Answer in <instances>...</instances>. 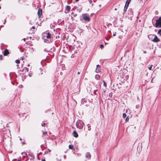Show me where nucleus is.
Listing matches in <instances>:
<instances>
[{"label": "nucleus", "mask_w": 161, "mask_h": 161, "mask_svg": "<svg viewBox=\"0 0 161 161\" xmlns=\"http://www.w3.org/2000/svg\"><path fill=\"white\" fill-rule=\"evenodd\" d=\"M42 14V9L41 8H39L37 12V14L39 18H40Z\"/></svg>", "instance_id": "5"}, {"label": "nucleus", "mask_w": 161, "mask_h": 161, "mask_svg": "<svg viewBox=\"0 0 161 161\" xmlns=\"http://www.w3.org/2000/svg\"><path fill=\"white\" fill-rule=\"evenodd\" d=\"M26 70L27 72L29 71V69L27 67H25Z\"/></svg>", "instance_id": "24"}, {"label": "nucleus", "mask_w": 161, "mask_h": 161, "mask_svg": "<svg viewBox=\"0 0 161 161\" xmlns=\"http://www.w3.org/2000/svg\"><path fill=\"white\" fill-rule=\"evenodd\" d=\"M43 38L45 42L50 43L51 41V34L48 32H45L42 34Z\"/></svg>", "instance_id": "1"}, {"label": "nucleus", "mask_w": 161, "mask_h": 161, "mask_svg": "<svg viewBox=\"0 0 161 161\" xmlns=\"http://www.w3.org/2000/svg\"><path fill=\"white\" fill-rule=\"evenodd\" d=\"M58 23H58L59 20H58Z\"/></svg>", "instance_id": "44"}, {"label": "nucleus", "mask_w": 161, "mask_h": 161, "mask_svg": "<svg viewBox=\"0 0 161 161\" xmlns=\"http://www.w3.org/2000/svg\"><path fill=\"white\" fill-rule=\"evenodd\" d=\"M70 7L69 6H67L66 7V9L68 11V12H69L70 10Z\"/></svg>", "instance_id": "14"}, {"label": "nucleus", "mask_w": 161, "mask_h": 161, "mask_svg": "<svg viewBox=\"0 0 161 161\" xmlns=\"http://www.w3.org/2000/svg\"><path fill=\"white\" fill-rule=\"evenodd\" d=\"M129 119H128V117L126 119H125V121H127Z\"/></svg>", "instance_id": "26"}, {"label": "nucleus", "mask_w": 161, "mask_h": 161, "mask_svg": "<svg viewBox=\"0 0 161 161\" xmlns=\"http://www.w3.org/2000/svg\"><path fill=\"white\" fill-rule=\"evenodd\" d=\"M19 140H20L21 141L22 140V139L20 138Z\"/></svg>", "instance_id": "36"}, {"label": "nucleus", "mask_w": 161, "mask_h": 161, "mask_svg": "<svg viewBox=\"0 0 161 161\" xmlns=\"http://www.w3.org/2000/svg\"><path fill=\"white\" fill-rule=\"evenodd\" d=\"M86 158H89L91 157V155L89 153H87L86 154Z\"/></svg>", "instance_id": "11"}, {"label": "nucleus", "mask_w": 161, "mask_h": 161, "mask_svg": "<svg viewBox=\"0 0 161 161\" xmlns=\"http://www.w3.org/2000/svg\"><path fill=\"white\" fill-rule=\"evenodd\" d=\"M100 65H97V67L95 71L97 73H99L100 72Z\"/></svg>", "instance_id": "7"}, {"label": "nucleus", "mask_w": 161, "mask_h": 161, "mask_svg": "<svg viewBox=\"0 0 161 161\" xmlns=\"http://www.w3.org/2000/svg\"><path fill=\"white\" fill-rule=\"evenodd\" d=\"M158 34H160V35H161V29H160L158 31Z\"/></svg>", "instance_id": "19"}, {"label": "nucleus", "mask_w": 161, "mask_h": 161, "mask_svg": "<svg viewBox=\"0 0 161 161\" xmlns=\"http://www.w3.org/2000/svg\"><path fill=\"white\" fill-rule=\"evenodd\" d=\"M18 161H20L19 160H18Z\"/></svg>", "instance_id": "46"}, {"label": "nucleus", "mask_w": 161, "mask_h": 161, "mask_svg": "<svg viewBox=\"0 0 161 161\" xmlns=\"http://www.w3.org/2000/svg\"><path fill=\"white\" fill-rule=\"evenodd\" d=\"M146 53V51H144V53Z\"/></svg>", "instance_id": "33"}, {"label": "nucleus", "mask_w": 161, "mask_h": 161, "mask_svg": "<svg viewBox=\"0 0 161 161\" xmlns=\"http://www.w3.org/2000/svg\"><path fill=\"white\" fill-rule=\"evenodd\" d=\"M76 2H77L79 0H75Z\"/></svg>", "instance_id": "35"}, {"label": "nucleus", "mask_w": 161, "mask_h": 161, "mask_svg": "<svg viewBox=\"0 0 161 161\" xmlns=\"http://www.w3.org/2000/svg\"><path fill=\"white\" fill-rule=\"evenodd\" d=\"M25 142H23V144H25Z\"/></svg>", "instance_id": "34"}, {"label": "nucleus", "mask_w": 161, "mask_h": 161, "mask_svg": "<svg viewBox=\"0 0 161 161\" xmlns=\"http://www.w3.org/2000/svg\"><path fill=\"white\" fill-rule=\"evenodd\" d=\"M69 149H72L73 148V146L72 145H69Z\"/></svg>", "instance_id": "15"}, {"label": "nucleus", "mask_w": 161, "mask_h": 161, "mask_svg": "<svg viewBox=\"0 0 161 161\" xmlns=\"http://www.w3.org/2000/svg\"><path fill=\"white\" fill-rule=\"evenodd\" d=\"M15 63H16V64H19V63H20V61L19 60V59H17L15 60Z\"/></svg>", "instance_id": "16"}, {"label": "nucleus", "mask_w": 161, "mask_h": 161, "mask_svg": "<svg viewBox=\"0 0 161 161\" xmlns=\"http://www.w3.org/2000/svg\"><path fill=\"white\" fill-rule=\"evenodd\" d=\"M1 0H0V1H1Z\"/></svg>", "instance_id": "47"}, {"label": "nucleus", "mask_w": 161, "mask_h": 161, "mask_svg": "<svg viewBox=\"0 0 161 161\" xmlns=\"http://www.w3.org/2000/svg\"><path fill=\"white\" fill-rule=\"evenodd\" d=\"M155 26L156 27H161V17L158 19L156 20Z\"/></svg>", "instance_id": "3"}, {"label": "nucleus", "mask_w": 161, "mask_h": 161, "mask_svg": "<svg viewBox=\"0 0 161 161\" xmlns=\"http://www.w3.org/2000/svg\"><path fill=\"white\" fill-rule=\"evenodd\" d=\"M77 74H80V72H78V73H77Z\"/></svg>", "instance_id": "37"}, {"label": "nucleus", "mask_w": 161, "mask_h": 161, "mask_svg": "<svg viewBox=\"0 0 161 161\" xmlns=\"http://www.w3.org/2000/svg\"><path fill=\"white\" fill-rule=\"evenodd\" d=\"M100 78V76L98 75H95V78L97 80H99Z\"/></svg>", "instance_id": "13"}, {"label": "nucleus", "mask_w": 161, "mask_h": 161, "mask_svg": "<svg viewBox=\"0 0 161 161\" xmlns=\"http://www.w3.org/2000/svg\"><path fill=\"white\" fill-rule=\"evenodd\" d=\"M32 28L33 29H35V27L34 26H32Z\"/></svg>", "instance_id": "28"}, {"label": "nucleus", "mask_w": 161, "mask_h": 161, "mask_svg": "<svg viewBox=\"0 0 161 161\" xmlns=\"http://www.w3.org/2000/svg\"><path fill=\"white\" fill-rule=\"evenodd\" d=\"M29 75L30 76V77H31V74L30 73H29Z\"/></svg>", "instance_id": "27"}, {"label": "nucleus", "mask_w": 161, "mask_h": 161, "mask_svg": "<svg viewBox=\"0 0 161 161\" xmlns=\"http://www.w3.org/2000/svg\"><path fill=\"white\" fill-rule=\"evenodd\" d=\"M131 0H127V1H126V4H125V9L124 10H125V8H126V10H126L128 6V5L130 2Z\"/></svg>", "instance_id": "6"}, {"label": "nucleus", "mask_w": 161, "mask_h": 161, "mask_svg": "<svg viewBox=\"0 0 161 161\" xmlns=\"http://www.w3.org/2000/svg\"><path fill=\"white\" fill-rule=\"evenodd\" d=\"M152 41L154 42H158L159 41V39L157 36H155Z\"/></svg>", "instance_id": "8"}, {"label": "nucleus", "mask_w": 161, "mask_h": 161, "mask_svg": "<svg viewBox=\"0 0 161 161\" xmlns=\"http://www.w3.org/2000/svg\"><path fill=\"white\" fill-rule=\"evenodd\" d=\"M103 86H106V85L105 82L104 80H103Z\"/></svg>", "instance_id": "18"}, {"label": "nucleus", "mask_w": 161, "mask_h": 161, "mask_svg": "<svg viewBox=\"0 0 161 161\" xmlns=\"http://www.w3.org/2000/svg\"><path fill=\"white\" fill-rule=\"evenodd\" d=\"M27 66H28V67H29V66H30V65L29 64H28L27 65Z\"/></svg>", "instance_id": "30"}, {"label": "nucleus", "mask_w": 161, "mask_h": 161, "mask_svg": "<svg viewBox=\"0 0 161 161\" xmlns=\"http://www.w3.org/2000/svg\"><path fill=\"white\" fill-rule=\"evenodd\" d=\"M76 125L78 128L80 129H82L84 126L83 122L81 120H78L76 123Z\"/></svg>", "instance_id": "2"}, {"label": "nucleus", "mask_w": 161, "mask_h": 161, "mask_svg": "<svg viewBox=\"0 0 161 161\" xmlns=\"http://www.w3.org/2000/svg\"><path fill=\"white\" fill-rule=\"evenodd\" d=\"M3 60L2 56V55H0V60Z\"/></svg>", "instance_id": "22"}, {"label": "nucleus", "mask_w": 161, "mask_h": 161, "mask_svg": "<svg viewBox=\"0 0 161 161\" xmlns=\"http://www.w3.org/2000/svg\"><path fill=\"white\" fill-rule=\"evenodd\" d=\"M73 136L75 137H77L78 136V134L76 132L75 130L73 132Z\"/></svg>", "instance_id": "10"}, {"label": "nucleus", "mask_w": 161, "mask_h": 161, "mask_svg": "<svg viewBox=\"0 0 161 161\" xmlns=\"http://www.w3.org/2000/svg\"><path fill=\"white\" fill-rule=\"evenodd\" d=\"M123 117L125 118V117H126V115L125 113H124L123 114Z\"/></svg>", "instance_id": "17"}, {"label": "nucleus", "mask_w": 161, "mask_h": 161, "mask_svg": "<svg viewBox=\"0 0 161 161\" xmlns=\"http://www.w3.org/2000/svg\"><path fill=\"white\" fill-rule=\"evenodd\" d=\"M47 136V131L44 132L43 131L42 137H44L45 136Z\"/></svg>", "instance_id": "12"}, {"label": "nucleus", "mask_w": 161, "mask_h": 161, "mask_svg": "<svg viewBox=\"0 0 161 161\" xmlns=\"http://www.w3.org/2000/svg\"><path fill=\"white\" fill-rule=\"evenodd\" d=\"M115 10H117V9L116 8H115Z\"/></svg>", "instance_id": "40"}, {"label": "nucleus", "mask_w": 161, "mask_h": 161, "mask_svg": "<svg viewBox=\"0 0 161 161\" xmlns=\"http://www.w3.org/2000/svg\"><path fill=\"white\" fill-rule=\"evenodd\" d=\"M23 40H24V41H25V38H23Z\"/></svg>", "instance_id": "32"}, {"label": "nucleus", "mask_w": 161, "mask_h": 161, "mask_svg": "<svg viewBox=\"0 0 161 161\" xmlns=\"http://www.w3.org/2000/svg\"><path fill=\"white\" fill-rule=\"evenodd\" d=\"M42 161H46V160L44 159H42Z\"/></svg>", "instance_id": "29"}, {"label": "nucleus", "mask_w": 161, "mask_h": 161, "mask_svg": "<svg viewBox=\"0 0 161 161\" xmlns=\"http://www.w3.org/2000/svg\"><path fill=\"white\" fill-rule=\"evenodd\" d=\"M56 160L57 161H60V159H59L58 158H56Z\"/></svg>", "instance_id": "25"}, {"label": "nucleus", "mask_w": 161, "mask_h": 161, "mask_svg": "<svg viewBox=\"0 0 161 161\" xmlns=\"http://www.w3.org/2000/svg\"><path fill=\"white\" fill-rule=\"evenodd\" d=\"M64 158H65L66 156H64Z\"/></svg>", "instance_id": "39"}, {"label": "nucleus", "mask_w": 161, "mask_h": 161, "mask_svg": "<svg viewBox=\"0 0 161 161\" xmlns=\"http://www.w3.org/2000/svg\"><path fill=\"white\" fill-rule=\"evenodd\" d=\"M45 123H42V126H44L45 125Z\"/></svg>", "instance_id": "23"}, {"label": "nucleus", "mask_w": 161, "mask_h": 161, "mask_svg": "<svg viewBox=\"0 0 161 161\" xmlns=\"http://www.w3.org/2000/svg\"><path fill=\"white\" fill-rule=\"evenodd\" d=\"M48 151H49V152H50V150L48 149Z\"/></svg>", "instance_id": "41"}, {"label": "nucleus", "mask_w": 161, "mask_h": 161, "mask_svg": "<svg viewBox=\"0 0 161 161\" xmlns=\"http://www.w3.org/2000/svg\"><path fill=\"white\" fill-rule=\"evenodd\" d=\"M3 26V25H1V26H1V27H2V26Z\"/></svg>", "instance_id": "43"}, {"label": "nucleus", "mask_w": 161, "mask_h": 161, "mask_svg": "<svg viewBox=\"0 0 161 161\" xmlns=\"http://www.w3.org/2000/svg\"><path fill=\"white\" fill-rule=\"evenodd\" d=\"M4 21H5V22H4V23H5V22L6 21V20H4Z\"/></svg>", "instance_id": "38"}, {"label": "nucleus", "mask_w": 161, "mask_h": 161, "mask_svg": "<svg viewBox=\"0 0 161 161\" xmlns=\"http://www.w3.org/2000/svg\"><path fill=\"white\" fill-rule=\"evenodd\" d=\"M48 151H49V152H50V150L48 149Z\"/></svg>", "instance_id": "42"}, {"label": "nucleus", "mask_w": 161, "mask_h": 161, "mask_svg": "<svg viewBox=\"0 0 161 161\" xmlns=\"http://www.w3.org/2000/svg\"><path fill=\"white\" fill-rule=\"evenodd\" d=\"M48 137L47 136V138Z\"/></svg>", "instance_id": "45"}, {"label": "nucleus", "mask_w": 161, "mask_h": 161, "mask_svg": "<svg viewBox=\"0 0 161 161\" xmlns=\"http://www.w3.org/2000/svg\"><path fill=\"white\" fill-rule=\"evenodd\" d=\"M152 65H151V66H150V67H148V69L149 70H152Z\"/></svg>", "instance_id": "21"}, {"label": "nucleus", "mask_w": 161, "mask_h": 161, "mask_svg": "<svg viewBox=\"0 0 161 161\" xmlns=\"http://www.w3.org/2000/svg\"><path fill=\"white\" fill-rule=\"evenodd\" d=\"M104 47V46L103 45H100V47L101 48H102L103 47Z\"/></svg>", "instance_id": "20"}, {"label": "nucleus", "mask_w": 161, "mask_h": 161, "mask_svg": "<svg viewBox=\"0 0 161 161\" xmlns=\"http://www.w3.org/2000/svg\"><path fill=\"white\" fill-rule=\"evenodd\" d=\"M115 35H116V34H115V33H114V34H113V36H115Z\"/></svg>", "instance_id": "31"}, {"label": "nucleus", "mask_w": 161, "mask_h": 161, "mask_svg": "<svg viewBox=\"0 0 161 161\" xmlns=\"http://www.w3.org/2000/svg\"><path fill=\"white\" fill-rule=\"evenodd\" d=\"M9 53V52L8 51V50L7 49H6L4 51V53H3V55H4V56H6Z\"/></svg>", "instance_id": "9"}, {"label": "nucleus", "mask_w": 161, "mask_h": 161, "mask_svg": "<svg viewBox=\"0 0 161 161\" xmlns=\"http://www.w3.org/2000/svg\"><path fill=\"white\" fill-rule=\"evenodd\" d=\"M83 19L86 21H89L90 20V18L89 16L86 14H84L82 15Z\"/></svg>", "instance_id": "4"}]
</instances>
